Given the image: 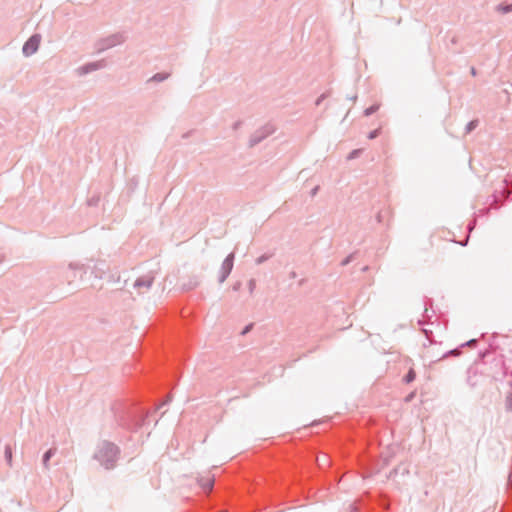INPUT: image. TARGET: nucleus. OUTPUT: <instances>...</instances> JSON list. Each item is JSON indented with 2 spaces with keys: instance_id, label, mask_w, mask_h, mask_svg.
I'll use <instances>...</instances> for the list:
<instances>
[{
  "instance_id": "obj_45",
  "label": "nucleus",
  "mask_w": 512,
  "mask_h": 512,
  "mask_svg": "<svg viewBox=\"0 0 512 512\" xmlns=\"http://www.w3.org/2000/svg\"><path fill=\"white\" fill-rule=\"evenodd\" d=\"M165 411L160 414V417H163L165 415Z\"/></svg>"
},
{
  "instance_id": "obj_3",
  "label": "nucleus",
  "mask_w": 512,
  "mask_h": 512,
  "mask_svg": "<svg viewBox=\"0 0 512 512\" xmlns=\"http://www.w3.org/2000/svg\"><path fill=\"white\" fill-rule=\"evenodd\" d=\"M90 268L89 265L84 264H76V263H70L69 269L76 271V270H83V273L87 272V269ZM109 271V265L105 260H97L93 267H91V273L95 276V278L102 279ZM76 277V273L73 272L72 276H66L67 282L70 284L72 280Z\"/></svg>"
},
{
  "instance_id": "obj_37",
  "label": "nucleus",
  "mask_w": 512,
  "mask_h": 512,
  "mask_svg": "<svg viewBox=\"0 0 512 512\" xmlns=\"http://www.w3.org/2000/svg\"><path fill=\"white\" fill-rule=\"evenodd\" d=\"M296 277H297L296 272L292 271V272L290 273V279H295Z\"/></svg>"
},
{
  "instance_id": "obj_35",
  "label": "nucleus",
  "mask_w": 512,
  "mask_h": 512,
  "mask_svg": "<svg viewBox=\"0 0 512 512\" xmlns=\"http://www.w3.org/2000/svg\"><path fill=\"white\" fill-rule=\"evenodd\" d=\"M241 287V282H236L234 285H233V290L234 291H238Z\"/></svg>"
},
{
  "instance_id": "obj_25",
  "label": "nucleus",
  "mask_w": 512,
  "mask_h": 512,
  "mask_svg": "<svg viewBox=\"0 0 512 512\" xmlns=\"http://www.w3.org/2000/svg\"><path fill=\"white\" fill-rule=\"evenodd\" d=\"M254 325H255V324H254L253 322L248 323L247 325H245V326L243 327V329L241 330L240 335H241V336H245V335H247L248 333H250V332L252 331V329L254 328Z\"/></svg>"
},
{
  "instance_id": "obj_5",
  "label": "nucleus",
  "mask_w": 512,
  "mask_h": 512,
  "mask_svg": "<svg viewBox=\"0 0 512 512\" xmlns=\"http://www.w3.org/2000/svg\"><path fill=\"white\" fill-rule=\"evenodd\" d=\"M275 132V127L271 124H266L256 130L249 139V147H255L265 140L268 136Z\"/></svg>"
},
{
  "instance_id": "obj_4",
  "label": "nucleus",
  "mask_w": 512,
  "mask_h": 512,
  "mask_svg": "<svg viewBox=\"0 0 512 512\" xmlns=\"http://www.w3.org/2000/svg\"><path fill=\"white\" fill-rule=\"evenodd\" d=\"M124 41V37L121 33H115L105 38L99 39L95 43L96 53L100 54L107 49L113 48Z\"/></svg>"
},
{
  "instance_id": "obj_36",
  "label": "nucleus",
  "mask_w": 512,
  "mask_h": 512,
  "mask_svg": "<svg viewBox=\"0 0 512 512\" xmlns=\"http://www.w3.org/2000/svg\"><path fill=\"white\" fill-rule=\"evenodd\" d=\"M96 203H97V200H95V199H91V200H89V201H88V204H89L90 206H92V205H96Z\"/></svg>"
},
{
  "instance_id": "obj_15",
  "label": "nucleus",
  "mask_w": 512,
  "mask_h": 512,
  "mask_svg": "<svg viewBox=\"0 0 512 512\" xmlns=\"http://www.w3.org/2000/svg\"><path fill=\"white\" fill-rule=\"evenodd\" d=\"M169 76H170V74L167 72H158V73H155L151 78H149L148 82L160 83V82H163L166 79H168Z\"/></svg>"
},
{
  "instance_id": "obj_23",
  "label": "nucleus",
  "mask_w": 512,
  "mask_h": 512,
  "mask_svg": "<svg viewBox=\"0 0 512 512\" xmlns=\"http://www.w3.org/2000/svg\"><path fill=\"white\" fill-rule=\"evenodd\" d=\"M357 252H353V253H350L348 256H346L342 261H341V266H347L348 264H350L354 259H355V256H356Z\"/></svg>"
},
{
  "instance_id": "obj_19",
  "label": "nucleus",
  "mask_w": 512,
  "mask_h": 512,
  "mask_svg": "<svg viewBox=\"0 0 512 512\" xmlns=\"http://www.w3.org/2000/svg\"><path fill=\"white\" fill-rule=\"evenodd\" d=\"M416 378V372L413 369H409L408 372L403 376V382L406 384L412 383Z\"/></svg>"
},
{
  "instance_id": "obj_11",
  "label": "nucleus",
  "mask_w": 512,
  "mask_h": 512,
  "mask_svg": "<svg viewBox=\"0 0 512 512\" xmlns=\"http://www.w3.org/2000/svg\"><path fill=\"white\" fill-rule=\"evenodd\" d=\"M153 282H154V277L146 275V276L138 277L135 280L133 286H134V288H137V289H140V288L149 289L152 286Z\"/></svg>"
},
{
  "instance_id": "obj_20",
  "label": "nucleus",
  "mask_w": 512,
  "mask_h": 512,
  "mask_svg": "<svg viewBox=\"0 0 512 512\" xmlns=\"http://www.w3.org/2000/svg\"><path fill=\"white\" fill-rule=\"evenodd\" d=\"M380 108L379 104H372L369 107L365 108L363 111L364 116L369 117L376 113Z\"/></svg>"
},
{
  "instance_id": "obj_29",
  "label": "nucleus",
  "mask_w": 512,
  "mask_h": 512,
  "mask_svg": "<svg viewBox=\"0 0 512 512\" xmlns=\"http://www.w3.org/2000/svg\"><path fill=\"white\" fill-rule=\"evenodd\" d=\"M255 288H256V280L255 279H250L248 281L249 292L252 294Z\"/></svg>"
},
{
  "instance_id": "obj_43",
  "label": "nucleus",
  "mask_w": 512,
  "mask_h": 512,
  "mask_svg": "<svg viewBox=\"0 0 512 512\" xmlns=\"http://www.w3.org/2000/svg\"><path fill=\"white\" fill-rule=\"evenodd\" d=\"M492 197H493L494 201H496L498 198V196L496 194H493Z\"/></svg>"
},
{
  "instance_id": "obj_42",
  "label": "nucleus",
  "mask_w": 512,
  "mask_h": 512,
  "mask_svg": "<svg viewBox=\"0 0 512 512\" xmlns=\"http://www.w3.org/2000/svg\"><path fill=\"white\" fill-rule=\"evenodd\" d=\"M418 324H419V325H424L423 320L419 319V320H418Z\"/></svg>"
},
{
  "instance_id": "obj_34",
  "label": "nucleus",
  "mask_w": 512,
  "mask_h": 512,
  "mask_svg": "<svg viewBox=\"0 0 512 512\" xmlns=\"http://www.w3.org/2000/svg\"><path fill=\"white\" fill-rule=\"evenodd\" d=\"M319 191V186H315L312 190H311V195L312 196H315L317 194V192Z\"/></svg>"
},
{
  "instance_id": "obj_7",
  "label": "nucleus",
  "mask_w": 512,
  "mask_h": 512,
  "mask_svg": "<svg viewBox=\"0 0 512 512\" xmlns=\"http://www.w3.org/2000/svg\"><path fill=\"white\" fill-rule=\"evenodd\" d=\"M234 261H235V254L233 252L229 253L225 257V259L222 262L220 271H219V276H218L219 283H223L229 277V275L231 274V272L233 270Z\"/></svg>"
},
{
  "instance_id": "obj_33",
  "label": "nucleus",
  "mask_w": 512,
  "mask_h": 512,
  "mask_svg": "<svg viewBox=\"0 0 512 512\" xmlns=\"http://www.w3.org/2000/svg\"><path fill=\"white\" fill-rule=\"evenodd\" d=\"M119 280H120L119 276L117 278H115L114 275H109V279H108L109 282H119Z\"/></svg>"
},
{
  "instance_id": "obj_30",
  "label": "nucleus",
  "mask_w": 512,
  "mask_h": 512,
  "mask_svg": "<svg viewBox=\"0 0 512 512\" xmlns=\"http://www.w3.org/2000/svg\"><path fill=\"white\" fill-rule=\"evenodd\" d=\"M476 223H477V221H476L475 219H474V220H472V221H470V222L468 223V225H467V230H468V233H469V234H470V233L474 230V228L476 227Z\"/></svg>"
},
{
  "instance_id": "obj_10",
  "label": "nucleus",
  "mask_w": 512,
  "mask_h": 512,
  "mask_svg": "<svg viewBox=\"0 0 512 512\" xmlns=\"http://www.w3.org/2000/svg\"><path fill=\"white\" fill-rule=\"evenodd\" d=\"M201 283V277L199 275H190L187 281L182 283V290L190 291L197 288Z\"/></svg>"
},
{
  "instance_id": "obj_27",
  "label": "nucleus",
  "mask_w": 512,
  "mask_h": 512,
  "mask_svg": "<svg viewBox=\"0 0 512 512\" xmlns=\"http://www.w3.org/2000/svg\"><path fill=\"white\" fill-rule=\"evenodd\" d=\"M423 332H424V335H425V338L429 341L430 344L433 343V332L431 330H428V329H423Z\"/></svg>"
},
{
  "instance_id": "obj_6",
  "label": "nucleus",
  "mask_w": 512,
  "mask_h": 512,
  "mask_svg": "<svg viewBox=\"0 0 512 512\" xmlns=\"http://www.w3.org/2000/svg\"><path fill=\"white\" fill-rule=\"evenodd\" d=\"M41 34L34 33L32 34L23 44L22 53L25 57H30L35 54L40 46L41 42Z\"/></svg>"
},
{
  "instance_id": "obj_1",
  "label": "nucleus",
  "mask_w": 512,
  "mask_h": 512,
  "mask_svg": "<svg viewBox=\"0 0 512 512\" xmlns=\"http://www.w3.org/2000/svg\"><path fill=\"white\" fill-rule=\"evenodd\" d=\"M168 404V400L161 403L155 400H133L125 403H119L112 406L115 416H153L163 406Z\"/></svg>"
},
{
  "instance_id": "obj_28",
  "label": "nucleus",
  "mask_w": 512,
  "mask_h": 512,
  "mask_svg": "<svg viewBox=\"0 0 512 512\" xmlns=\"http://www.w3.org/2000/svg\"><path fill=\"white\" fill-rule=\"evenodd\" d=\"M328 97V93H322L315 101V105L319 106L326 98Z\"/></svg>"
},
{
  "instance_id": "obj_8",
  "label": "nucleus",
  "mask_w": 512,
  "mask_h": 512,
  "mask_svg": "<svg viewBox=\"0 0 512 512\" xmlns=\"http://www.w3.org/2000/svg\"><path fill=\"white\" fill-rule=\"evenodd\" d=\"M107 66V61L105 59H100L97 61L87 62L83 65H81L77 71L78 74L81 76L87 75L93 71L100 70L102 68H105Z\"/></svg>"
},
{
  "instance_id": "obj_16",
  "label": "nucleus",
  "mask_w": 512,
  "mask_h": 512,
  "mask_svg": "<svg viewBox=\"0 0 512 512\" xmlns=\"http://www.w3.org/2000/svg\"><path fill=\"white\" fill-rule=\"evenodd\" d=\"M505 410L508 413L512 411V382H510L509 390L506 393Z\"/></svg>"
},
{
  "instance_id": "obj_18",
  "label": "nucleus",
  "mask_w": 512,
  "mask_h": 512,
  "mask_svg": "<svg viewBox=\"0 0 512 512\" xmlns=\"http://www.w3.org/2000/svg\"><path fill=\"white\" fill-rule=\"evenodd\" d=\"M479 125V120L478 119H472L471 121H469L466 126H465V133L466 134H469L471 133L472 131H474Z\"/></svg>"
},
{
  "instance_id": "obj_40",
  "label": "nucleus",
  "mask_w": 512,
  "mask_h": 512,
  "mask_svg": "<svg viewBox=\"0 0 512 512\" xmlns=\"http://www.w3.org/2000/svg\"><path fill=\"white\" fill-rule=\"evenodd\" d=\"M347 99L355 101L357 99V95H354V96H351V97H347Z\"/></svg>"
},
{
  "instance_id": "obj_24",
  "label": "nucleus",
  "mask_w": 512,
  "mask_h": 512,
  "mask_svg": "<svg viewBox=\"0 0 512 512\" xmlns=\"http://www.w3.org/2000/svg\"><path fill=\"white\" fill-rule=\"evenodd\" d=\"M272 257V254H262L259 257L256 258L255 263L257 265H261L268 261Z\"/></svg>"
},
{
  "instance_id": "obj_38",
  "label": "nucleus",
  "mask_w": 512,
  "mask_h": 512,
  "mask_svg": "<svg viewBox=\"0 0 512 512\" xmlns=\"http://www.w3.org/2000/svg\"><path fill=\"white\" fill-rule=\"evenodd\" d=\"M470 72H471V74H472L473 76H475V75H476V73H477V71H476V69H475L474 67H471Z\"/></svg>"
},
{
  "instance_id": "obj_32",
  "label": "nucleus",
  "mask_w": 512,
  "mask_h": 512,
  "mask_svg": "<svg viewBox=\"0 0 512 512\" xmlns=\"http://www.w3.org/2000/svg\"><path fill=\"white\" fill-rule=\"evenodd\" d=\"M242 123L243 122L241 120H238V121L234 122L233 125H232V129L235 130V131L238 130L241 127Z\"/></svg>"
},
{
  "instance_id": "obj_39",
  "label": "nucleus",
  "mask_w": 512,
  "mask_h": 512,
  "mask_svg": "<svg viewBox=\"0 0 512 512\" xmlns=\"http://www.w3.org/2000/svg\"><path fill=\"white\" fill-rule=\"evenodd\" d=\"M468 239H469V237L467 239H465L463 242H461L460 245L461 246H466L467 243H468Z\"/></svg>"
},
{
  "instance_id": "obj_9",
  "label": "nucleus",
  "mask_w": 512,
  "mask_h": 512,
  "mask_svg": "<svg viewBox=\"0 0 512 512\" xmlns=\"http://www.w3.org/2000/svg\"><path fill=\"white\" fill-rule=\"evenodd\" d=\"M477 344V339L473 338V339H470L462 344H460L458 347L456 348H453V349H449L445 352L442 353L441 357L437 359L440 360V359H445V358H448V357H459L461 355V352H462V349L464 347H467V346H473L475 347Z\"/></svg>"
},
{
  "instance_id": "obj_22",
  "label": "nucleus",
  "mask_w": 512,
  "mask_h": 512,
  "mask_svg": "<svg viewBox=\"0 0 512 512\" xmlns=\"http://www.w3.org/2000/svg\"><path fill=\"white\" fill-rule=\"evenodd\" d=\"M363 150L362 149H353L352 151L349 152V154L347 155V160H354V159H357L358 157H360V155L362 154Z\"/></svg>"
},
{
  "instance_id": "obj_21",
  "label": "nucleus",
  "mask_w": 512,
  "mask_h": 512,
  "mask_svg": "<svg viewBox=\"0 0 512 512\" xmlns=\"http://www.w3.org/2000/svg\"><path fill=\"white\" fill-rule=\"evenodd\" d=\"M4 457H5L7 464L9 466H11L12 465V449H11L10 445L5 446Z\"/></svg>"
},
{
  "instance_id": "obj_44",
  "label": "nucleus",
  "mask_w": 512,
  "mask_h": 512,
  "mask_svg": "<svg viewBox=\"0 0 512 512\" xmlns=\"http://www.w3.org/2000/svg\"><path fill=\"white\" fill-rule=\"evenodd\" d=\"M303 283H304V280L302 279V280H300L299 285H303Z\"/></svg>"
},
{
  "instance_id": "obj_13",
  "label": "nucleus",
  "mask_w": 512,
  "mask_h": 512,
  "mask_svg": "<svg viewBox=\"0 0 512 512\" xmlns=\"http://www.w3.org/2000/svg\"><path fill=\"white\" fill-rule=\"evenodd\" d=\"M424 306V316L431 318L435 314V310L433 309V300L430 298H426Z\"/></svg>"
},
{
  "instance_id": "obj_12",
  "label": "nucleus",
  "mask_w": 512,
  "mask_h": 512,
  "mask_svg": "<svg viewBox=\"0 0 512 512\" xmlns=\"http://www.w3.org/2000/svg\"><path fill=\"white\" fill-rule=\"evenodd\" d=\"M214 481H215L214 476H205V477L199 478L198 483H199L200 487L202 488V490L206 494H209L213 490Z\"/></svg>"
},
{
  "instance_id": "obj_14",
  "label": "nucleus",
  "mask_w": 512,
  "mask_h": 512,
  "mask_svg": "<svg viewBox=\"0 0 512 512\" xmlns=\"http://www.w3.org/2000/svg\"><path fill=\"white\" fill-rule=\"evenodd\" d=\"M495 10L501 14L511 13L512 3L501 2L495 7Z\"/></svg>"
},
{
  "instance_id": "obj_31",
  "label": "nucleus",
  "mask_w": 512,
  "mask_h": 512,
  "mask_svg": "<svg viewBox=\"0 0 512 512\" xmlns=\"http://www.w3.org/2000/svg\"><path fill=\"white\" fill-rule=\"evenodd\" d=\"M490 352L488 350H483V351H479L478 353V357L481 359V360H484L485 357L489 354Z\"/></svg>"
},
{
  "instance_id": "obj_26",
  "label": "nucleus",
  "mask_w": 512,
  "mask_h": 512,
  "mask_svg": "<svg viewBox=\"0 0 512 512\" xmlns=\"http://www.w3.org/2000/svg\"><path fill=\"white\" fill-rule=\"evenodd\" d=\"M380 134H381L380 128L373 129L368 133L367 138L370 140H373V139H376Z\"/></svg>"
},
{
  "instance_id": "obj_17",
  "label": "nucleus",
  "mask_w": 512,
  "mask_h": 512,
  "mask_svg": "<svg viewBox=\"0 0 512 512\" xmlns=\"http://www.w3.org/2000/svg\"><path fill=\"white\" fill-rule=\"evenodd\" d=\"M56 448L52 447L49 450H47L43 455V465L48 468V462L49 460L55 455Z\"/></svg>"
},
{
  "instance_id": "obj_41",
  "label": "nucleus",
  "mask_w": 512,
  "mask_h": 512,
  "mask_svg": "<svg viewBox=\"0 0 512 512\" xmlns=\"http://www.w3.org/2000/svg\"><path fill=\"white\" fill-rule=\"evenodd\" d=\"M368 269H369V267H368V266H364V267L362 268V271L366 272Z\"/></svg>"
},
{
  "instance_id": "obj_2",
  "label": "nucleus",
  "mask_w": 512,
  "mask_h": 512,
  "mask_svg": "<svg viewBox=\"0 0 512 512\" xmlns=\"http://www.w3.org/2000/svg\"><path fill=\"white\" fill-rule=\"evenodd\" d=\"M120 454L117 445L109 441H102L94 454V458L107 470L116 466Z\"/></svg>"
},
{
  "instance_id": "obj_46",
  "label": "nucleus",
  "mask_w": 512,
  "mask_h": 512,
  "mask_svg": "<svg viewBox=\"0 0 512 512\" xmlns=\"http://www.w3.org/2000/svg\"><path fill=\"white\" fill-rule=\"evenodd\" d=\"M352 512H357V510L354 508Z\"/></svg>"
}]
</instances>
